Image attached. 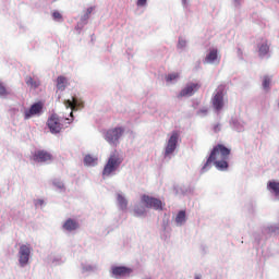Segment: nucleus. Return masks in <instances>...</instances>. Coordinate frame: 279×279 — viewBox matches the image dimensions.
Listing matches in <instances>:
<instances>
[{
  "label": "nucleus",
  "mask_w": 279,
  "mask_h": 279,
  "mask_svg": "<svg viewBox=\"0 0 279 279\" xmlns=\"http://www.w3.org/2000/svg\"><path fill=\"white\" fill-rule=\"evenodd\" d=\"M63 229L69 230V231L77 230L78 229V222L74 221L72 219H69L68 221H65L63 223Z\"/></svg>",
  "instance_id": "2eb2a0df"
},
{
  "label": "nucleus",
  "mask_w": 279,
  "mask_h": 279,
  "mask_svg": "<svg viewBox=\"0 0 279 279\" xmlns=\"http://www.w3.org/2000/svg\"><path fill=\"white\" fill-rule=\"evenodd\" d=\"M53 19L54 20H62V14L58 11L53 12Z\"/></svg>",
  "instance_id": "cd10ccee"
},
{
  "label": "nucleus",
  "mask_w": 279,
  "mask_h": 279,
  "mask_svg": "<svg viewBox=\"0 0 279 279\" xmlns=\"http://www.w3.org/2000/svg\"><path fill=\"white\" fill-rule=\"evenodd\" d=\"M125 133V129L123 126H117L113 129H109L106 132L105 140L109 145L117 146L119 144V140L123 137Z\"/></svg>",
  "instance_id": "20e7f679"
},
{
  "label": "nucleus",
  "mask_w": 279,
  "mask_h": 279,
  "mask_svg": "<svg viewBox=\"0 0 279 279\" xmlns=\"http://www.w3.org/2000/svg\"><path fill=\"white\" fill-rule=\"evenodd\" d=\"M147 3V0H137V7H145Z\"/></svg>",
  "instance_id": "c85d7f7f"
},
{
  "label": "nucleus",
  "mask_w": 279,
  "mask_h": 279,
  "mask_svg": "<svg viewBox=\"0 0 279 279\" xmlns=\"http://www.w3.org/2000/svg\"><path fill=\"white\" fill-rule=\"evenodd\" d=\"M269 53V46L267 41H264L259 47H258V54L260 58H264Z\"/></svg>",
  "instance_id": "dca6fc26"
},
{
  "label": "nucleus",
  "mask_w": 279,
  "mask_h": 279,
  "mask_svg": "<svg viewBox=\"0 0 279 279\" xmlns=\"http://www.w3.org/2000/svg\"><path fill=\"white\" fill-rule=\"evenodd\" d=\"M179 46H180L181 48L185 47V46H186V41H185V40H180V41H179Z\"/></svg>",
  "instance_id": "7c9ffc66"
},
{
  "label": "nucleus",
  "mask_w": 279,
  "mask_h": 279,
  "mask_svg": "<svg viewBox=\"0 0 279 279\" xmlns=\"http://www.w3.org/2000/svg\"><path fill=\"white\" fill-rule=\"evenodd\" d=\"M175 221L178 225H183L186 222V213L185 210H180L177 218H175Z\"/></svg>",
  "instance_id": "6ab92c4d"
},
{
  "label": "nucleus",
  "mask_w": 279,
  "mask_h": 279,
  "mask_svg": "<svg viewBox=\"0 0 279 279\" xmlns=\"http://www.w3.org/2000/svg\"><path fill=\"white\" fill-rule=\"evenodd\" d=\"M66 85H68V80H66V77H64V76H59V77L57 78V88H58L59 90H64V89L66 88Z\"/></svg>",
  "instance_id": "f3484780"
},
{
  "label": "nucleus",
  "mask_w": 279,
  "mask_h": 279,
  "mask_svg": "<svg viewBox=\"0 0 279 279\" xmlns=\"http://www.w3.org/2000/svg\"><path fill=\"white\" fill-rule=\"evenodd\" d=\"M123 162V158L119 155L118 150H114L110 154L108 161L102 170L104 177H110L112 173H114L120 165Z\"/></svg>",
  "instance_id": "f03ea898"
},
{
  "label": "nucleus",
  "mask_w": 279,
  "mask_h": 279,
  "mask_svg": "<svg viewBox=\"0 0 279 279\" xmlns=\"http://www.w3.org/2000/svg\"><path fill=\"white\" fill-rule=\"evenodd\" d=\"M182 3H183L184 5H186L187 0H182Z\"/></svg>",
  "instance_id": "473e14b6"
},
{
  "label": "nucleus",
  "mask_w": 279,
  "mask_h": 279,
  "mask_svg": "<svg viewBox=\"0 0 279 279\" xmlns=\"http://www.w3.org/2000/svg\"><path fill=\"white\" fill-rule=\"evenodd\" d=\"M180 77L179 73H171L166 76V82L171 83L173 81H177Z\"/></svg>",
  "instance_id": "b1692460"
},
{
  "label": "nucleus",
  "mask_w": 279,
  "mask_h": 279,
  "mask_svg": "<svg viewBox=\"0 0 279 279\" xmlns=\"http://www.w3.org/2000/svg\"><path fill=\"white\" fill-rule=\"evenodd\" d=\"M94 12V8H88L87 9V14H86V19H88V16Z\"/></svg>",
  "instance_id": "c756f323"
},
{
  "label": "nucleus",
  "mask_w": 279,
  "mask_h": 279,
  "mask_svg": "<svg viewBox=\"0 0 279 279\" xmlns=\"http://www.w3.org/2000/svg\"><path fill=\"white\" fill-rule=\"evenodd\" d=\"M146 215V209L144 206H136L134 208V216L135 217H143Z\"/></svg>",
  "instance_id": "412c9836"
},
{
  "label": "nucleus",
  "mask_w": 279,
  "mask_h": 279,
  "mask_svg": "<svg viewBox=\"0 0 279 279\" xmlns=\"http://www.w3.org/2000/svg\"><path fill=\"white\" fill-rule=\"evenodd\" d=\"M214 132H215V133L221 132V124H220V123H216V124L214 125Z\"/></svg>",
  "instance_id": "bb28decb"
},
{
  "label": "nucleus",
  "mask_w": 279,
  "mask_h": 279,
  "mask_svg": "<svg viewBox=\"0 0 279 279\" xmlns=\"http://www.w3.org/2000/svg\"><path fill=\"white\" fill-rule=\"evenodd\" d=\"M202 112H203V113H207V109H205V110H202Z\"/></svg>",
  "instance_id": "72a5a7b5"
},
{
  "label": "nucleus",
  "mask_w": 279,
  "mask_h": 279,
  "mask_svg": "<svg viewBox=\"0 0 279 279\" xmlns=\"http://www.w3.org/2000/svg\"><path fill=\"white\" fill-rule=\"evenodd\" d=\"M266 189H268V191L276 197H279V181H269Z\"/></svg>",
  "instance_id": "4468645a"
},
{
  "label": "nucleus",
  "mask_w": 279,
  "mask_h": 279,
  "mask_svg": "<svg viewBox=\"0 0 279 279\" xmlns=\"http://www.w3.org/2000/svg\"><path fill=\"white\" fill-rule=\"evenodd\" d=\"M141 202L144 203L147 208H153L155 210H162V202L156 197L142 195Z\"/></svg>",
  "instance_id": "6e6552de"
},
{
  "label": "nucleus",
  "mask_w": 279,
  "mask_h": 279,
  "mask_svg": "<svg viewBox=\"0 0 279 279\" xmlns=\"http://www.w3.org/2000/svg\"><path fill=\"white\" fill-rule=\"evenodd\" d=\"M202 88L199 83L190 82L185 85V87L180 92L179 98L183 97H192L196 92Z\"/></svg>",
  "instance_id": "0eeeda50"
},
{
  "label": "nucleus",
  "mask_w": 279,
  "mask_h": 279,
  "mask_svg": "<svg viewBox=\"0 0 279 279\" xmlns=\"http://www.w3.org/2000/svg\"><path fill=\"white\" fill-rule=\"evenodd\" d=\"M47 126L50 130V132H52L53 134L62 132L63 130V124L57 114L50 116V118L47 121Z\"/></svg>",
  "instance_id": "1a4fd4ad"
},
{
  "label": "nucleus",
  "mask_w": 279,
  "mask_h": 279,
  "mask_svg": "<svg viewBox=\"0 0 279 279\" xmlns=\"http://www.w3.org/2000/svg\"><path fill=\"white\" fill-rule=\"evenodd\" d=\"M34 162L45 163L53 160V156L48 150H35L32 155Z\"/></svg>",
  "instance_id": "39448f33"
},
{
  "label": "nucleus",
  "mask_w": 279,
  "mask_h": 279,
  "mask_svg": "<svg viewBox=\"0 0 279 279\" xmlns=\"http://www.w3.org/2000/svg\"><path fill=\"white\" fill-rule=\"evenodd\" d=\"M111 274H113L116 278L126 277L132 274V269L126 266H114L111 268Z\"/></svg>",
  "instance_id": "f8f14e48"
},
{
  "label": "nucleus",
  "mask_w": 279,
  "mask_h": 279,
  "mask_svg": "<svg viewBox=\"0 0 279 279\" xmlns=\"http://www.w3.org/2000/svg\"><path fill=\"white\" fill-rule=\"evenodd\" d=\"M44 105L41 101L31 106L29 109L24 110V119L29 120L33 117L40 116L43 112Z\"/></svg>",
  "instance_id": "9d476101"
},
{
  "label": "nucleus",
  "mask_w": 279,
  "mask_h": 279,
  "mask_svg": "<svg viewBox=\"0 0 279 279\" xmlns=\"http://www.w3.org/2000/svg\"><path fill=\"white\" fill-rule=\"evenodd\" d=\"M8 92L7 88L4 87L3 83L0 82V96H7Z\"/></svg>",
  "instance_id": "a878e982"
},
{
  "label": "nucleus",
  "mask_w": 279,
  "mask_h": 279,
  "mask_svg": "<svg viewBox=\"0 0 279 279\" xmlns=\"http://www.w3.org/2000/svg\"><path fill=\"white\" fill-rule=\"evenodd\" d=\"M226 94H227L226 85L225 84L218 85V87L216 89V94L211 98L213 107L217 112H220L225 107V95Z\"/></svg>",
  "instance_id": "7ed1b4c3"
},
{
  "label": "nucleus",
  "mask_w": 279,
  "mask_h": 279,
  "mask_svg": "<svg viewBox=\"0 0 279 279\" xmlns=\"http://www.w3.org/2000/svg\"><path fill=\"white\" fill-rule=\"evenodd\" d=\"M26 84L31 88H38L40 86V81H34V78L32 76H27Z\"/></svg>",
  "instance_id": "aec40b11"
},
{
  "label": "nucleus",
  "mask_w": 279,
  "mask_h": 279,
  "mask_svg": "<svg viewBox=\"0 0 279 279\" xmlns=\"http://www.w3.org/2000/svg\"><path fill=\"white\" fill-rule=\"evenodd\" d=\"M64 106L65 108H71V117H73V111H77L78 108H83L84 107V104L78 101L77 98L73 97L72 100L68 99V100H64Z\"/></svg>",
  "instance_id": "ddd939ff"
},
{
  "label": "nucleus",
  "mask_w": 279,
  "mask_h": 279,
  "mask_svg": "<svg viewBox=\"0 0 279 279\" xmlns=\"http://www.w3.org/2000/svg\"><path fill=\"white\" fill-rule=\"evenodd\" d=\"M37 204H39L40 206L44 204V201H41V199H38L37 201Z\"/></svg>",
  "instance_id": "2f4dec72"
},
{
  "label": "nucleus",
  "mask_w": 279,
  "mask_h": 279,
  "mask_svg": "<svg viewBox=\"0 0 279 279\" xmlns=\"http://www.w3.org/2000/svg\"><path fill=\"white\" fill-rule=\"evenodd\" d=\"M218 59V50L217 49H213L210 50V52L207 54V57H205V61L213 63Z\"/></svg>",
  "instance_id": "a211bd4d"
},
{
  "label": "nucleus",
  "mask_w": 279,
  "mask_h": 279,
  "mask_svg": "<svg viewBox=\"0 0 279 279\" xmlns=\"http://www.w3.org/2000/svg\"><path fill=\"white\" fill-rule=\"evenodd\" d=\"M118 202H119V205L122 209H126L128 208V201L126 198L121 195V194H118Z\"/></svg>",
  "instance_id": "5701e85b"
},
{
  "label": "nucleus",
  "mask_w": 279,
  "mask_h": 279,
  "mask_svg": "<svg viewBox=\"0 0 279 279\" xmlns=\"http://www.w3.org/2000/svg\"><path fill=\"white\" fill-rule=\"evenodd\" d=\"M84 162H85L86 166H96L97 165V159L94 158L90 155H86V157L84 159Z\"/></svg>",
  "instance_id": "4be33fe9"
},
{
  "label": "nucleus",
  "mask_w": 279,
  "mask_h": 279,
  "mask_svg": "<svg viewBox=\"0 0 279 279\" xmlns=\"http://www.w3.org/2000/svg\"><path fill=\"white\" fill-rule=\"evenodd\" d=\"M32 254V248L28 245L20 246L19 251V263L24 267L29 263V255Z\"/></svg>",
  "instance_id": "9b49d317"
},
{
  "label": "nucleus",
  "mask_w": 279,
  "mask_h": 279,
  "mask_svg": "<svg viewBox=\"0 0 279 279\" xmlns=\"http://www.w3.org/2000/svg\"><path fill=\"white\" fill-rule=\"evenodd\" d=\"M179 137L180 135L177 131L171 133V136L169 137L166 149H165V157H169L175 151Z\"/></svg>",
  "instance_id": "423d86ee"
},
{
  "label": "nucleus",
  "mask_w": 279,
  "mask_h": 279,
  "mask_svg": "<svg viewBox=\"0 0 279 279\" xmlns=\"http://www.w3.org/2000/svg\"><path fill=\"white\" fill-rule=\"evenodd\" d=\"M195 279H202L199 276H196Z\"/></svg>",
  "instance_id": "f704fd0d"
},
{
  "label": "nucleus",
  "mask_w": 279,
  "mask_h": 279,
  "mask_svg": "<svg viewBox=\"0 0 279 279\" xmlns=\"http://www.w3.org/2000/svg\"><path fill=\"white\" fill-rule=\"evenodd\" d=\"M231 149L227 148L222 144H217L211 150L210 155L202 167L201 173H206L210 169V165L214 163L218 171L228 170V159L230 158Z\"/></svg>",
  "instance_id": "f257e3e1"
},
{
  "label": "nucleus",
  "mask_w": 279,
  "mask_h": 279,
  "mask_svg": "<svg viewBox=\"0 0 279 279\" xmlns=\"http://www.w3.org/2000/svg\"><path fill=\"white\" fill-rule=\"evenodd\" d=\"M270 78L268 76H264L263 78V88L268 89L270 87Z\"/></svg>",
  "instance_id": "393cba45"
}]
</instances>
